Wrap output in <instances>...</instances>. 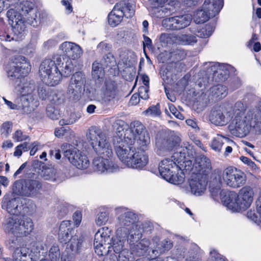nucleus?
<instances>
[{"label":"nucleus","instance_id":"obj_5","mask_svg":"<svg viewBox=\"0 0 261 261\" xmlns=\"http://www.w3.org/2000/svg\"><path fill=\"white\" fill-rule=\"evenodd\" d=\"M4 229L8 234L25 237L33 231L34 225L32 220L27 216L10 217L6 220Z\"/></svg>","mask_w":261,"mask_h":261},{"label":"nucleus","instance_id":"obj_6","mask_svg":"<svg viewBox=\"0 0 261 261\" xmlns=\"http://www.w3.org/2000/svg\"><path fill=\"white\" fill-rule=\"evenodd\" d=\"M116 213L119 216L117 218L116 231L118 234L130 235L133 230L139 229H142L140 225L136 223L137 217L134 213L127 211L125 208L119 207L115 209Z\"/></svg>","mask_w":261,"mask_h":261},{"label":"nucleus","instance_id":"obj_18","mask_svg":"<svg viewBox=\"0 0 261 261\" xmlns=\"http://www.w3.org/2000/svg\"><path fill=\"white\" fill-rule=\"evenodd\" d=\"M207 179L204 175L193 173L189 180L191 193L196 196L202 194L206 190Z\"/></svg>","mask_w":261,"mask_h":261},{"label":"nucleus","instance_id":"obj_50","mask_svg":"<svg viewBox=\"0 0 261 261\" xmlns=\"http://www.w3.org/2000/svg\"><path fill=\"white\" fill-rule=\"evenodd\" d=\"M49 100L51 104L59 105L65 101V96L62 92L53 93L49 96Z\"/></svg>","mask_w":261,"mask_h":261},{"label":"nucleus","instance_id":"obj_40","mask_svg":"<svg viewBox=\"0 0 261 261\" xmlns=\"http://www.w3.org/2000/svg\"><path fill=\"white\" fill-rule=\"evenodd\" d=\"M172 247V243L171 241L165 239L156 244L155 249L152 250V253L155 255H157L159 254H161L168 251Z\"/></svg>","mask_w":261,"mask_h":261},{"label":"nucleus","instance_id":"obj_15","mask_svg":"<svg viewBox=\"0 0 261 261\" xmlns=\"http://www.w3.org/2000/svg\"><path fill=\"white\" fill-rule=\"evenodd\" d=\"M93 161L94 170L99 173H112L117 171L118 167L112 161V156L98 155Z\"/></svg>","mask_w":261,"mask_h":261},{"label":"nucleus","instance_id":"obj_2","mask_svg":"<svg viewBox=\"0 0 261 261\" xmlns=\"http://www.w3.org/2000/svg\"><path fill=\"white\" fill-rule=\"evenodd\" d=\"M86 139L97 155L113 156L109 138L99 127L96 126L90 127L86 133Z\"/></svg>","mask_w":261,"mask_h":261},{"label":"nucleus","instance_id":"obj_19","mask_svg":"<svg viewBox=\"0 0 261 261\" xmlns=\"http://www.w3.org/2000/svg\"><path fill=\"white\" fill-rule=\"evenodd\" d=\"M210 121L216 125L223 126L225 125L229 119L227 117L226 109L220 106L214 107L209 115Z\"/></svg>","mask_w":261,"mask_h":261},{"label":"nucleus","instance_id":"obj_49","mask_svg":"<svg viewBox=\"0 0 261 261\" xmlns=\"http://www.w3.org/2000/svg\"><path fill=\"white\" fill-rule=\"evenodd\" d=\"M143 114L147 116L152 117L159 116L161 114L159 103L155 106L149 107L146 110L143 112Z\"/></svg>","mask_w":261,"mask_h":261},{"label":"nucleus","instance_id":"obj_26","mask_svg":"<svg viewBox=\"0 0 261 261\" xmlns=\"http://www.w3.org/2000/svg\"><path fill=\"white\" fill-rule=\"evenodd\" d=\"M20 105L24 113L29 114L34 111L39 105V101L34 94H28L21 96Z\"/></svg>","mask_w":261,"mask_h":261},{"label":"nucleus","instance_id":"obj_28","mask_svg":"<svg viewBox=\"0 0 261 261\" xmlns=\"http://www.w3.org/2000/svg\"><path fill=\"white\" fill-rule=\"evenodd\" d=\"M103 98L106 101H110L114 99L118 94L116 84L111 80H107L102 88Z\"/></svg>","mask_w":261,"mask_h":261},{"label":"nucleus","instance_id":"obj_47","mask_svg":"<svg viewBox=\"0 0 261 261\" xmlns=\"http://www.w3.org/2000/svg\"><path fill=\"white\" fill-rule=\"evenodd\" d=\"M49 261H59L60 257V249L58 245H53L49 250Z\"/></svg>","mask_w":261,"mask_h":261},{"label":"nucleus","instance_id":"obj_31","mask_svg":"<svg viewBox=\"0 0 261 261\" xmlns=\"http://www.w3.org/2000/svg\"><path fill=\"white\" fill-rule=\"evenodd\" d=\"M73 230L71 227V221H63L59 227V239L61 242L66 243V241L71 237V231Z\"/></svg>","mask_w":261,"mask_h":261},{"label":"nucleus","instance_id":"obj_4","mask_svg":"<svg viewBox=\"0 0 261 261\" xmlns=\"http://www.w3.org/2000/svg\"><path fill=\"white\" fill-rule=\"evenodd\" d=\"M254 192L252 187L246 186L239 191V195L234 192H229L225 196L222 201L228 208L233 212L245 210L251 204L253 199Z\"/></svg>","mask_w":261,"mask_h":261},{"label":"nucleus","instance_id":"obj_32","mask_svg":"<svg viewBox=\"0 0 261 261\" xmlns=\"http://www.w3.org/2000/svg\"><path fill=\"white\" fill-rule=\"evenodd\" d=\"M84 87L79 85H74L69 82L67 90V94L68 98L72 100H78L81 97L82 92L84 91Z\"/></svg>","mask_w":261,"mask_h":261},{"label":"nucleus","instance_id":"obj_3","mask_svg":"<svg viewBox=\"0 0 261 261\" xmlns=\"http://www.w3.org/2000/svg\"><path fill=\"white\" fill-rule=\"evenodd\" d=\"M258 122H254V115L252 110L245 112L242 110L235 111L234 117L228 126L230 133L239 138L246 137L252 127Z\"/></svg>","mask_w":261,"mask_h":261},{"label":"nucleus","instance_id":"obj_29","mask_svg":"<svg viewBox=\"0 0 261 261\" xmlns=\"http://www.w3.org/2000/svg\"><path fill=\"white\" fill-rule=\"evenodd\" d=\"M122 6V4H116L108 15V23L112 27L117 26L124 16V13L120 9Z\"/></svg>","mask_w":261,"mask_h":261},{"label":"nucleus","instance_id":"obj_53","mask_svg":"<svg viewBox=\"0 0 261 261\" xmlns=\"http://www.w3.org/2000/svg\"><path fill=\"white\" fill-rule=\"evenodd\" d=\"M116 4L122 5V8L120 9L122 10L123 13H124V16L127 18H129L134 15L135 11L132 5H130L129 4H126L125 3L123 2L117 3Z\"/></svg>","mask_w":261,"mask_h":261},{"label":"nucleus","instance_id":"obj_57","mask_svg":"<svg viewBox=\"0 0 261 261\" xmlns=\"http://www.w3.org/2000/svg\"><path fill=\"white\" fill-rule=\"evenodd\" d=\"M114 62V59L113 56L109 53L105 56H103V58L101 61V63H100L103 67H110L113 65Z\"/></svg>","mask_w":261,"mask_h":261},{"label":"nucleus","instance_id":"obj_14","mask_svg":"<svg viewBox=\"0 0 261 261\" xmlns=\"http://www.w3.org/2000/svg\"><path fill=\"white\" fill-rule=\"evenodd\" d=\"M113 144L118 158L127 166L135 148L123 142V139L119 136V134L114 136Z\"/></svg>","mask_w":261,"mask_h":261},{"label":"nucleus","instance_id":"obj_11","mask_svg":"<svg viewBox=\"0 0 261 261\" xmlns=\"http://www.w3.org/2000/svg\"><path fill=\"white\" fill-rule=\"evenodd\" d=\"M111 230L108 227H102L95 233L94 246L95 253L99 256L108 254L111 250Z\"/></svg>","mask_w":261,"mask_h":261},{"label":"nucleus","instance_id":"obj_38","mask_svg":"<svg viewBox=\"0 0 261 261\" xmlns=\"http://www.w3.org/2000/svg\"><path fill=\"white\" fill-rule=\"evenodd\" d=\"M40 164V167L42 168L41 172L40 173L41 177L45 180H55L56 170L51 166H46L43 163L38 162Z\"/></svg>","mask_w":261,"mask_h":261},{"label":"nucleus","instance_id":"obj_33","mask_svg":"<svg viewBox=\"0 0 261 261\" xmlns=\"http://www.w3.org/2000/svg\"><path fill=\"white\" fill-rule=\"evenodd\" d=\"M180 142V138L172 134L170 135V136L166 139H164L162 142V145H160V142L159 140L156 142V144L160 147H163L165 148L166 150H171L173 147L178 146Z\"/></svg>","mask_w":261,"mask_h":261},{"label":"nucleus","instance_id":"obj_27","mask_svg":"<svg viewBox=\"0 0 261 261\" xmlns=\"http://www.w3.org/2000/svg\"><path fill=\"white\" fill-rule=\"evenodd\" d=\"M129 235L118 234V232L116 231V237L114 238H111V249H113L114 252L116 253H120L123 250H127L124 248L125 244L128 243L129 244Z\"/></svg>","mask_w":261,"mask_h":261},{"label":"nucleus","instance_id":"obj_30","mask_svg":"<svg viewBox=\"0 0 261 261\" xmlns=\"http://www.w3.org/2000/svg\"><path fill=\"white\" fill-rule=\"evenodd\" d=\"M13 261H29L31 258L30 249L24 246L16 248L13 253ZM5 261H11L7 258Z\"/></svg>","mask_w":261,"mask_h":261},{"label":"nucleus","instance_id":"obj_12","mask_svg":"<svg viewBox=\"0 0 261 261\" xmlns=\"http://www.w3.org/2000/svg\"><path fill=\"white\" fill-rule=\"evenodd\" d=\"M143 230L136 229L131 232L129 238V246L132 253L138 256L144 255L149 249L150 241L148 239H140L142 237Z\"/></svg>","mask_w":261,"mask_h":261},{"label":"nucleus","instance_id":"obj_48","mask_svg":"<svg viewBox=\"0 0 261 261\" xmlns=\"http://www.w3.org/2000/svg\"><path fill=\"white\" fill-rule=\"evenodd\" d=\"M109 219V213L108 211L101 212L97 214L95 222L97 225H105Z\"/></svg>","mask_w":261,"mask_h":261},{"label":"nucleus","instance_id":"obj_55","mask_svg":"<svg viewBox=\"0 0 261 261\" xmlns=\"http://www.w3.org/2000/svg\"><path fill=\"white\" fill-rule=\"evenodd\" d=\"M30 13V16L28 17V23L31 24L32 25L35 27L38 25V22H40L39 18L37 17V14L36 10H30L29 11Z\"/></svg>","mask_w":261,"mask_h":261},{"label":"nucleus","instance_id":"obj_35","mask_svg":"<svg viewBox=\"0 0 261 261\" xmlns=\"http://www.w3.org/2000/svg\"><path fill=\"white\" fill-rule=\"evenodd\" d=\"M83 243V238L77 235L72 236L66 241L67 248L70 249L72 251L76 252L79 251Z\"/></svg>","mask_w":261,"mask_h":261},{"label":"nucleus","instance_id":"obj_51","mask_svg":"<svg viewBox=\"0 0 261 261\" xmlns=\"http://www.w3.org/2000/svg\"><path fill=\"white\" fill-rule=\"evenodd\" d=\"M44 249L43 244L38 242H34L31 243V250L30 253L31 256L36 257L39 255L41 250Z\"/></svg>","mask_w":261,"mask_h":261},{"label":"nucleus","instance_id":"obj_58","mask_svg":"<svg viewBox=\"0 0 261 261\" xmlns=\"http://www.w3.org/2000/svg\"><path fill=\"white\" fill-rule=\"evenodd\" d=\"M171 159L175 164H180L181 165L186 159L185 153L182 152L181 151L174 152L171 156Z\"/></svg>","mask_w":261,"mask_h":261},{"label":"nucleus","instance_id":"obj_54","mask_svg":"<svg viewBox=\"0 0 261 261\" xmlns=\"http://www.w3.org/2000/svg\"><path fill=\"white\" fill-rule=\"evenodd\" d=\"M46 114L48 117L53 120L58 119L60 117V114L57 109L55 108L51 104H49L46 108Z\"/></svg>","mask_w":261,"mask_h":261},{"label":"nucleus","instance_id":"obj_17","mask_svg":"<svg viewBox=\"0 0 261 261\" xmlns=\"http://www.w3.org/2000/svg\"><path fill=\"white\" fill-rule=\"evenodd\" d=\"M192 20L191 15L185 14L165 19L163 21V25L167 29L178 30L189 25Z\"/></svg>","mask_w":261,"mask_h":261},{"label":"nucleus","instance_id":"obj_37","mask_svg":"<svg viewBox=\"0 0 261 261\" xmlns=\"http://www.w3.org/2000/svg\"><path fill=\"white\" fill-rule=\"evenodd\" d=\"M119 134V136L122 138L123 142H126V144L133 146L135 142H137L138 138L137 136L129 127L125 129L124 132H118L116 135Z\"/></svg>","mask_w":261,"mask_h":261},{"label":"nucleus","instance_id":"obj_41","mask_svg":"<svg viewBox=\"0 0 261 261\" xmlns=\"http://www.w3.org/2000/svg\"><path fill=\"white\" fill-rule=\"evenodd\" d=\"M173 10V9H171L170 5L167 4L163 6H161L159 8L154 9L151 12L156 18H163L170 15Z\"/></svg>","mask_w":261,"mask_h":261},{"label":"nucleus","instance_id":"obj_24","mask_svg":"<svg viewBox=\"0 0 261 261\" xmlns=\"http://www.w3.org/2000/svg\"><path fill=\"white\" fill-rule=\"evenodd\" d=\"M195 166L197 171L196 174L204 175L207 177L212 170L210 159L204 155L200 154L195 158Z\"/></svg>","mask_w":261,"mask_h":261},{"label":"nucleus","instance_id":"obj_56","mask_svg":"<svg viewBox=\"0 0 261 261\" xmlns=\"http://www.w3.org/2000/svg\"><path fill=\"white\" fill-rule=\"evenodd\" d=\"M160 164L168 170L175 171V170H177L178 168V166L174 163L172 159H165L162 160Z\"/></svg>","mask_w":261,"mask_h":261},{"label":"nucleus","instance_id":"obj_60","mask_svg":"<svg viewBox=\"0 0 261 261\" xmlns=\"http://www.w3.org/2000/svg\"><path fill=\"white\" fill-rule=\"evenodd\" d=\"M209 261H226L225 259L219 254L215 250L210 251Z\"/></svg>","mask_w":261,"mask_h":261},{"label":"nucleus","instance_id":"obj_44","mask_svg":"<svg viewBox=\"0 0 261 261\" xmlns=\"http://www.w3.org/2000/svg\"><path fill=\"white\" fill-rule=\"evenodd\" d=\"M224 141H228V139L221 135H217L213 139L211 144V148L217 152H220L224 144Z\"/></svg>","mask_w":261,"mask_h":261},{"label":"nucleus","instance_id":"obj_43","mask_svg":"<svg viewBox=\"0 0 261 261\" xmlns=\"http://www.w3.org/2000/svg\"><path fill=\"white\" fill-rule=\"evenodd\" d=\"M69 82L85 88L86 83L85 75L82 72H76L72 75Z\"/></svg>","mask_w":261,"mask_h":261},{"label":"nucleus","instance_id":"obj_20","mask_svg":"<svg viewBox=\"0 0 261 261\" xmlns=\"http://www.w3.org/2000/svg\"><path fill=\"white\" fill-rule=\"evenodd\" d=\"M127 165L128 167L140 169L145 166L148 162V155L144 150L135 148Z\"/></svg>","mask_w":261,"mask_h":261},{"label":"nucleus","instance_id":"obj_42","mask_svg":"<svg viewBox=\"0 0 261 261\" xmlns=\"http://www.w3.org/2000/svg\"><path fill=\"white\" fill-rule=\"evenodd\" d=\"M118 256L112 255L109 261H134L135 258L133 253L128 250H123L118 253ZM108 261V260H107Z\"/></svg>","mask_w":261,"mask_h":261},{"label":"nucleus","instance_id":"obj_52","mask_svg":"<svg viewBox=\"0 0 261 261\" xmlns=\"http://www.w3.org/2000/svg\"><path fill=\"white\" fill-rule=\"evenodd\" d=\"M177 171V173H175V172H174V174L172 173L171 175L172 177H171V179L173 180H176V182H170L171 184L174 185H179L182 184L185 180V176L182 170H181L179 168L177 170H175Z\"/></svg>","mask_w":261,"mask_h":261},{"label":"nucleus","instance_id":"obj_9","mask_svg":"<svg viewBox=\"0 0 261 261\" xmlns=\"http://www.w3.org/2000/svg\"><path fill=\"white\" fill-rule=\"evenodd\" d=\"M223 5V0H205L201 10L194 15L196 23H204L210 18L215 17L220 11Z\"/></svg>","mask_w":261,"mask_h":261},{"label":"nucleus","instance_id":"obj_63","mask_svg":"<svg viewBox=\"0 0 261 261\" xmlns=\"http://www.w3.org/2000/svg\"><path fill=\"white\" fill-rule=\"evenodd\" d=\"M150 5L151 8V11H153L155 9H158L161 7V6H163V5L165 2V0H150Z\"/></svg>","mask_w":261,"mask_h":261},{"label":"nucleus","instance_id":"obj_10","mask_svg":"<svg viewBox=\"0 0 261 261\" xmlns=\"http://www.w3.org/2000/svg\"><path fill=\"white\" fill-rule=\"evenodd\" d=\"M219 180L228 187L237 188L246 183V177L242 171L230 166L223 171Z\"/></svg>","mask_w":261,"mask_h":261},{"label":"nucleus","instance_id":"obj_13","mask_svg":"<svg viewBox=\"0 0 261 261\" xmlns=\"http://www.w3.org/2000/svg\"><path fill=\"white\" fill-rule=\"evenodd\" d=\"M65 146L66 148L68 146L69 148L64 151V155L72 165L81 170L89 167L90 162L86 154L67 144L63 146L64 148Z\"/></svg>","mask_w":261,"mask_h":261},{"label":"nucleus","instance_id":"obj_23","mask_svg":"<svg viewBox=\"0 0 261 261\" xmlns=\"http://www.w3.org/2000/svg\"><path fill=\"white\" fill-rule=\"evenodd\" d=\"M60 48L62 51L63 56L74 61L83 54L82 48L79 45L71 42L66 41L62 43L60 46Z\"/></svg>","mask_w":261,"mask_h":261},{"label":"nucleus","instance_id":"obj_62","mask_svg":"<svg viewBox=\"0 0 261 261\" xmlns=\"http://www.w3.org/2000/svg\"><path fill=\"white\" fill-rule=\"evenodd\" d=\"M168 108L169 111L177 118L182 120L184 119V116L182 114L180 113V112L176 109L175 107L171 104H168Z\"/></svg>","mask_w":261,"mask_h":261},{"label":"nucleus","instance_id":"obj_1","mask_svg":"<svg viewBox=\"0 0 261 261\" xmlns=\"http://www.w3.org/2000/svg\"><path fill=\"white\" fill-rule=\"evenodd\" d=\"M6 70L7 75L12 80L16 79L20 80L23 84L21 87V96L33 94L35 89V85L33 83L24 82V77L27 76L31 70V65L26 58L22 56L15 57L13 61L10 62L6 66Z\"/></svg>","mask_w":261,"mask_h":261},{"label":"nucleus","instance_id":"obj_64","mask_svg":"<svg viewBox=\"0 0 261 261\" xmlns=\"http://www.w3.org/2000/svg\"><path fill=\"white\" fill-rule=\"evenodd\" d=\"M252 110L254 115V122L261 123V104L258 108Z\"/></svg>","mask_w":261,"mask_h":261},{"label":"nucleus","instance_id":"obj_39","mask_svg":"<svg viewBox=\"0 0 261 261\" xmlns=\"http://www.w3.org/2000/svg\"><path fill=\"white\" fill-rule=\"evenodd\" d=\"M214 30V27L211 24H206L201 28L197 29L195 30L191 31V32L196 34L200 38H206L209 37L213 33Z\"/></svg>","mask_w":261,"mask_h":261},{"label":"nucleus","instance_id":"obj_34","mask_svg":"<svg viewBox=\"0 0 261 261\" xmlns=\"http://www.w3.org/2000/svg\"><path fill=\"white\" fill-rule=\"evenodd\" d=\"M227 94V88L221 85H217L213 86L210 89V95L215 98L216 100H219L224 98Z\"/></svg>","mask_w":261,"mask_h":261},{"label":"nucleus","instance_id":"obj_59","mask_svg":"<svg viewBox=\"0 0 261 261\" xmlns=\"http://www.w3.org/2000/svg\"><path fill=\"white\" fill-rule=\"evenodd\" d=\"M12 127V123L10 121H6L4 122L1 126L2 134L5 136L6 137L11 132Z\"/></svg>","mask_w":261,"mask_h":261},{"label":"nucleus","instance_id":"obj_36","mask_svg":"<svg viewBox=\"0 0 261 261\" xmlns=\"http://www.w3.org/2000/svg\"><path fill=\"white\" fill-rule=\"evenodd\" d=\"M176 42L181 45H193L197 40L196 37L191 34H179L175 37Z\"/></svg>","mask_w":261,"mask_h":261},{"label":"nucleus","instance_id":"obj_8","mask_svg":"<svg viewBox=\"0 0 261 261\" xmlns=\"http://www.w3.org/2000/svg\"><path fill=\"white\" fill-rule=\"evenodd\" d=\"M39 73L42 81L49 86L58 85L61 80V73L55 60H43L40 65Z\"/></svg>","mask_w":261,"mask_h":261},{"label":"nucleus","instance_id":"obj_21","mask_svg":"<svg viewBox=\"0 0 261 261\" xmlns=\"http://www.w3.org/2000/svg\"><path fill=\"white\" fill-rule=\"evenodd\" d=\"M129 128L137 136V143L142 146H146L150 143V137L145 129L143 125L139 121H136L130 123Z\"/></svg>","mask_w":261,"mask_h":261},{"label":"nucleus","instance_id":"obj_25","mask_svg":"<svg viewBox=\"0 0 261 261\" xmlns=\"http://www.w3.org/2000/svg\"><path fill=\"white\" fill-rule=\"evenodd\" d=\"M19 198L5 197L2 202V207L6 209L7 211L11 215H17L21 211L22 205L20 203Z\"/></svg>","mask_w":261,"mask_h":261},{"label":"nucleus","instance_id":"obj_45","mask_svg":"<svg viewBox=\"0 0 261 261\" xmlns=\"http://www.w3.org/2000/svg\"><path fill=\"white\" fill-rule=\"evenodd\" d=\"M104 75L102 65L97 62L94 61L92 64V75L95 80L102 79Z\"/></svg>","mask_w":261,"mask_h":261},{"label":"nucleus","instance_id":"obj_16","mask_svg":"<svg viewBox=\"0 0 261 261\" xmlns=\"http://www.w3.org/2000/svg\"><path fill=\"white\" fill-rule=\"evenodd\" d=\"M7 16L15 34L22 37L25 34L26 28L22 15L15 9H11L7 11Z\"/></svg>","mask_w":261,"mask_h":261},{"label":"nucleus","instance_id":"obj_7","mask_svg":"<svg viewBox=\"0 0 261 261\" xmlns=\"http://www.w3.org/2000/svg\"><path fill=\"white\" fill-rule=\"evenodd\" d=\"M43 183L39 177L34 174L23 180L16 181L13 186V190L19 194L30 197H37L42 190Z\"/></svg>","mask_w":261,"mask_h":261},{"label":"nucleus","instance_id":"obj_61","mask_svg":"<svg viewBox=\"0 0 261 261\" xmlns=\"http://www.w3.org/2000/svg\"><path fill=\"white\" fill-rule=\"evenodd\" d=\"M148 90L149 87L141 86L139 88L138 94L141 98L146 100L149 98Z\"/></svg>","mask_w":261,"mask_h":261},{"label":"nucleus","instance_id":"obj_22","mask_svg":"<svg viewBox=\"0 0 261 261\" xmlns=\"http://www.w3.org/2000/svg\"><path fill=\"white\" fill-rule=\"evenodd\" d=\"M53 59L58 69L61 68V76H68L73 71L74 61L63 55H56Z\"/></svg>","mask_w":261,"mask_h":261},{"label":"nucleus","instance_id":"obj_46","mask_svg":"<svg viewBox=\"0 0 261 261\" xmlns=\"http://www.w3.org/2000/svg\"><path fill=\"white\" fill-rule=\"evenodd\" d=\"M159 170L161 175L162 176L163 178L168 181V182H176V180L171 179V176L172 173L175 172V171L168 170L167 168H165V166H163L162 164L160 163L159 167Z\"/></svg>","mask_w":261,"mask_h":261}]
</instances>
